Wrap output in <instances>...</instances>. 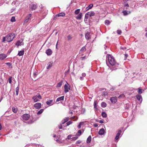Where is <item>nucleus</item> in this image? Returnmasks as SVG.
I'll use <instances>...</instances> for the list:
<instances>
[{
    "mask_svg": "<svg viewBox=\"0 0 147 147\" xmlns=\"http://www.w3.org/2000/svg\"><path fill=\"white\" fill-rule=\"evenodd\" d=\"M107 56V59L108 58L109 63L111 67L109 66L108 64L107 60H106L107 64L110 67L111 69L113 70L117 69L119 68V64L116 62L115 59L113 56L109 54H108Z\"/></svg>",
    "mask_w": 147,
    "mask_h": 147,
    "instance_id": "nucleus-1",
    "label": "nucleus"
},
{
    "mask_svg": "<svg viewBox=\"0 0 147 147\" xmlns=\"http://www.w3.org/2000/svg\"><path fill=\"white\" fill-rule=\"evenodd\" d=\"M15 34L13 33H10L8 34L6 36V41L7 42L11 41L15 37Z\"/></svg>",
    "mask_w": 147,
    "mask_h": 147,
    "instance_id": "nucleus-2",
    "label": "nucleus"
},
{
    "mask_svg": "<svg viewBox=\"0 0 147 147\" xmlns=\"http://www.w3.org/2000/svg\"><path fill=\"white\" fill-rule=\"evenodd\" d=\"M41 98V96L39 94H38L32 97V99L35 102L39 101Z\"/></svg>",
    "mask_w": 147,
    "mask_h": 147,
    "instance_id": "nucleus-3",
    "label": "nucleus"
},
{
    "mask_svg": "<svg viewBox=\"0 0 147 147\" xmlns=\"http://www.w3.org/2000/svg\"><path fill=\"white\" fill-rule=\"evenodd\" d=\"M66 84H65L64 86L65 89V93L67 92H68V90H71V86L66 81Z\"/></svg>",
    "mask_w": 147,
    "mask_h": 147,
    "instance_id": "nucleus-4",
    "label": "nucleus"
},
{
    "mask_svg": "<svg viewBox=\"0 0 147 147\" xmlns=\"http://www.w3.org/2000/svg\"><path fill=\"white\" fill-rule=\"evenodd\" d=\"M30 115L28 114H24L22 116V118L24 121L28 120L30 118Z\"/></svg>",
    "mask_w": 147,
    "mask_h": 147,
    "instance_id": "nucleus-5",
    "label": "nucleus"
},
{
    "mask_svg": "<svg viewBox=\"0 0 147 147\" xmlns=\"http://www.w3.org/2000/svg\"><path fill=\"white\" fill-rule=\"evenodd\" d=\"M32 14L31 13L28 14L26 17V20L24 21V24H26L29 20L30 19V18L31 17Z\"/></svg>",
    "mask_w": 147,
    "mask_h": 147,
    "instance_id": "nucleus-6",
    "label": "nucleus"
},
{
    "mask_svg": "<svg viewBox=\"0 0 147 147\" xmlns=\"http://www.w3.org/2000/svg\"><path fill=\"white\" fill-rule=\"evenodd\" d=\"M41 107V104L40 103H36L34 105V107L36 109H40Z\"/></svg>",
    "mask_w": 147,
    "mask_h": 147,
    "instance_id": "nucleus-7",
    "label": "nucleus"
},
{
    "mask_svg": "<svg viewBox=\"0 0 147 147\" xmlns=\"http://www.w3.org/2000/svg\"><path fill=\"white\" fill-rule=\"evenodd\" d=\"M111 102L112 103H115L117 101V98L115 96L112 97H111L110 99Z\"/></svg>",
    "mask_w": 147,
    "mask_h": 147,
    "instance_id": "nucleus-8",
    "label": "nucleus"
},
{
    "mask_svg": "<svg viewBox=\"0 0 147 147\" xmlns=\"http://www.w3.org/2000/svg\"><path fill=\"white\" fill-rule=\"evenodd\" d=\"M121 130H118L115 139L116 140H117L119 139V137L120 136L121 134Z\"/></svg>",
    "mask_w": 147,
    "mask_h": 147,
    "instance_id": "nucleus-9",
    "label": "nucleus"
},
{
    "mask_svg": "<svg viewBox=\"0 0 147 147\" xmlns=\"http://www.w3.org/2000/svg\"><path fill=\"white\" fill-rule=\"evenodd\" d=\"M36 7V5L34 4H31L30 7V9L32 10H35Z\"/></svg>",
    "mask_w": 147,
    "mask_h": 147,
    "instance_id": "nucleus-10",
    "label": "nucleus"
},
{
    "mask_svg": "<svg viewBox=\"0 0 147 147\" xmlns=\"http://www.w3.org/2000/svg\"><path fill=\"white\" fill-rule=\"evenodd\" d=\"M136 97L138 100L140 101V102H142V99L141 95L139 94L137 95H136Z\"/></svg>",
    "mask_w": 147,
    "mask_h": 147,
    "instance_id": "nucleus-11",
    "label": "nucleus"
},
{
    "mask_svg": "<svg viewBox=\"0 0 147 147\" xmlns=\"http://www.w3.org/2000/svg\"><path fill=\"white\" fill-rule=\"evenodd\" d=\"M7 57V55L4 54H0V59L3 60L5 58Z\"/></svg>",
    "mask_w": 147,
    "mask_h": 147,
    "instance_id": "nucleus-12",
    "label": "nucleus"
},
{
    "mask_svg": "<svg viewBox=\"0 0 147 147\" xmlns=\"http://www.w3.org/2000/svg\"><path fill=\"white\" fill-rule=\"evenodd\" d=\"M52 52L50 49H47L46 52V53L48 55H50L52 54Z\"/></svg>",
    "mask_w": 147,
    "mask_h": 147,
    "instance_id": "nucleus-13",
    "label": "nucleus"
},
{
    "mask_svg": "<svg viewBox=\"0 0 147 147\" xmlns=\"http://www.w3.org/2000/svg\"><path fill=\"white\" fill-rule=\"evenodd\" d=\"M105 131L103 128H102L99 130L98 134L100 135H102L104 134Z\"/></svg>",
    "mask_w": 147,
    "mask_h": 147,
    "instance_id": "nucleus-14",
    "label": "nucleus"
},
{
    "mask_svg": "<svg viewBox=\"0 0 147 147\" xmlns=\"http://www.w3.org/2000/svg\"><path fill=\"white\" fill-rule=\"evenodd\" d=\"M53 62L52 61L49 62L48 64V66L47 67V69H50L52 66Z\"/></svg>",
    "mask_w": 147,
    "mask_h": 147,
    "instance_id": "nucleus-15",
    "label": "nucleus"
},
{
    "mask_svg": "<svg viewBox=\"0 0 147 147\" xmlns=\"http://www.w3.org/2000/svg\"><path fill=\"white\" fill-rule=\"evenodd\" d=\"M86 50V49L85 46L83 47L80 50L79 53H81L85 52Z\"/></svg>",
    "mask_w": 147,
    "mask_h": 147,
    "instance_id": "nucleus-16",
    "label": "nucleus"
},
{
    "mask_svg": "<svg viewBox=\"0 0 147 147\" xmlns=\"http://www.w3.org/2000/svg\"><path fill=\"white\" fill-rule=\"evenodd\" d=\"M95 14V13L94 11H92L91 12H88L86 14V15H88L90 16H94Z\"/></svg>",
    "mask_w": 147,
    "mask_h": 147,
    "instance_id": "nucleus-17",
    "label": "nucleus"
},
{
    "mask_svg": "<svg viewBox=\"0 0 147 147\" xmlns=\"http://www.w3.org/2000/svg\"><path fill=\"white\" fill-rule=\"evenodd\" d=\"M24 45V43L22 41H20V40L18 41L16 44V45L17 46H21V45Z\"/></svg>",
    "mask_w": 147,
    "mask_h": 147,
    "instance_id": "nucleus-18",
    "label": "nucleus"
},
{
    "mask_svg": "<svg viewBox=\"0 0 147 147\" xmlns=\"http://www.w3.org/2000/svg\"><path fill=\"white\" fill-rule=\"evenodd\" d=\"M69 119V117H65L62 121V123L63 124H64L67 121H68Z\"/></svg>",
    "mask_w": 147,
    "mask_h": 147,
    "instance_id": "nucleus-19",
    "label": "nucleus"
},
{
    "mask_svg": "<svg viewBox=\"0 0 147 147\" xmlns=\"http://www.w3.org/2000/svg\"><path fill=\"white\" fill-rule=\"evenodd\" d=\"M64 96H62L57 98L56 100V102H58L61 100H63L64 98Z\"/></svg>",
    "mask_w": 147,
    "mask_h": 147,
    "instance_id": "nucleus-20",
    "label": "nucleus"
},
{
    "mask_svg": "<svg viewBox=\"0 0 147 147\" xmlns=\"http://www.w3.org/2000/svg\"><path fill=\"white\" fill-rule=\"evenodd\" d=\"M93 6V4H90L88 7H86V10L87 11L91 9L92 8Z\"/></svg>",
    "mask_w": 147,
    "mask_h": 147,
    "instance_id": "nucleus-21",
    "label": "nucleus"
},
{
    "mask_svg": "<svg viewBox=\"0 0 147 147\" xmlns=\"http://www.w3.org/2000/svg\"><path fill=\"white\" fill-rule=\"evenodd\" d=\"M24 53V51L22 50L20 51H19L18 53V55L19 56H21L23 55Z\"/></svg>",
    "mask_w": 147,
    "mask_h": 147,
    "instance_id": "nucleus-22",
    "label": "nucleus"
},
{
    "mask_svg": "<svg viewBox=\"0 0 147 147\" xmlns=\"http://www.w3.org/2000/svg\"><path fill=\"white\" fill-rule=\"evenodd\" d=\"M82 13H80L77 16L76 18L77 19H81L82 18Z\"/></svg>",
    "mask_w": 147,
    "mask_h": 147,
    "instance_id": "nucleus-23",
    "label": "nucleus"
},
{
    "mask_svg": "<svg viewBox=\"0 0 147 147\" xmlns=\"http://www.w3.org/2000/svg\"><path fill=\"white\" fill-rule=\"evenodd\" d=\"M63 81L62 80L61 81H60V82H59V83H58L57 84V88H60V87L63 84Z\"/></svg>",
    "mask_w": 147,
    "mask_h": 147,
    "instance_id": "nucleus-24",
    "label": "nucleus"
},
{
    "mask_svg": "<svg viewBox=\"0 0 147 147\" xmlns=\"http://www.w3.org/2000/svg\"><path fill=\"white\" fill-rule=\"evenodd\" d=\"M91 140V136H89L87 138L86 140V142L87 143H89L90 142Z\"/></svg>",
    "mask_w": 147,
    "mask_h": 147,
    "instance_id": "nucleus-25",
    "label": "nucleus"
},
{
    "mask_svg": "<svg viewBox=\"0 0 147 147\" xmlns=\"http://www.w3.org/2000/svg\"><path fill=\"white\" fill-rule=\"evenodd\" d=\"M65 15V14L63 12L57 14V16H58V17L60 16H63Z\"/></svg>",
    "mask_w": 147,
    "mask_h": 147,
    "instance_id": "nucleus-26",
    "label": "nucleus"
},
{
    "mask_svg": "<svg viewBox=\"0 0 147 147\" xmlns=\"http://www.w3.org/2000/svg\"><path fill=\"white\" fill-rule=\"evenodd\" d=\"M85 37L86 39H89L90 37V33H86L85 35Z\"/></svg>",
    "mask_w": 147,
    "mask_h": 147,
    "instance_id": "nucleus-27",
    "label": "nucleus"
},
{
    "mask_svg": "<svg viewBox=\"0 0 147 147\" xmlns=\"http://www.w3.org/2000/svg\"><path fill=\"white\" fill-rule=\"evenodd\" d=\"M101 106L103 108L107 106V104L104 102H103L101 103Z\"/></svg>",
    "mask_w": 147,
    "mask_h": 147,
    "instance_id": "nucleus-28",
    "label": "nucleus"
},
{
    "mask_svg": "<svg viewBox=\"0 0 147 147\" xmlns=\"http://www.w3.org/2000/svg\"><path fill=\"white\" fill-rule=\"evenodd\" d=\"M53 100H49L46 102V103L47 105H50L53 102Z\"/></svg>",
    "mask_w": 147,
    "mask_h": 147,
    "instance_id": "nucleus-29",
    "label": "nucleus"
},
{
    "mask_svg": "<svg viewBox=\"0 0 147 147\" xmlns=\"http://www.w3.org/2000/svg\"><path fill=\"white\" fill-rule=\"evenodd\" d=\"M102 115L103 117L105 118L107 117V115L106 113L104 112H102Z\"/></svg>",
    "mask_w": 147,
    "mask_h": 147,
    "instance_id": "nucleus-30",
    "label": "nucleus"
},
{
    "mask_svg": "<svg viewBox=\"0 0 147 147\" xmlns=\"http://www.w3.org/2000/svg\"><path fill=\"white\" fill-rule=\"evenodd\" d=\"M80 11V9H76V10H75V12H74L75 14L76 15H77L79 13Z\"/></svg>",
    "mask_w": 147,
    "mask_h": 147,
    "instance_id": "nucleus-31",
    "label": "nucleus"
},
{
    "mask_svg": "<svg viewBox=\"0 0 147 147\" xmlns=\"http://www.w3.org/2000/svg\"><path fill=\"white\" fill-rule=\"evenodd\" d=\"M144 91V90L140 88H139L138 90V92L139 94H141Z\"/></svg>",
    "mask_w": 147,
    "mask_h": 147,
    "instance_id": "nucleus-32",
    "label": "nucleus"
},
{
    "mask_svg": "<svg viewBox=\"0 0 147 147\" xmlns=\"http://www.w3.org/2000/svg\"><path fill=\"white\" fill-rule=\"evenodd\" d=\"M97 101L96 100H95L94 102V108L96 110L97 109Z\"/></svg>",
    "mask_w": 147,
    "mask_h": 147,
    "instance_id": "nucleus-33",
    "label": "nucleus"
},
{
    "mask_svg": "<svg viewBox=\"0 0 147 147\" xmlns=\"http://www.w3.org/2000/svg\"><path fill=\"white\" fill-rule=\"evenodd\" d=\"M44 111V109H41L37 113V114L38 115H40Z\"/></svg>",
    "mask_w": 147,
    "mask_h": 147,
    "instance_id": "nucleus-34",
    "label": "nucleus"
},
{
    "mask_svg": "<svg viewBox=\"0 0 147 147\" xmlns=\"http://www.w3.org/2000/svg\"><path fill=\"white\" fill-rule=\"evenodd\" d=\"M12 110L13 111L14 113H16L17 111V109L16 108L13 107L12 108Z\"/></svg>",
    "mask_w": 147,
    "mask_h": 147,
    "instance_id": "nucleus-35",
    "label": "nucleus"
},
{
    "mask_svg": "<svg viewBox=\"0 0 147 147\" xmlns=\"http://www.w3.org/2000/svg\"><path fill=\"white\" fill-rule=\"evenodd\" d=\"M105 24L106 25H109L110 24V22L108 20H106L105 21Z\"/></svg>",
    "mask_w": 147,
    "mask_h": 147,
    "instance_id": "nucleus-36",
    "label": "nucleus"
},
{
    "mask_svg": "<svg viewBox=\"0 0 147 147\" xmlns=\"http://www.w3.org/2000/svg\"><path fill=\"white\" fill-rule=\"evenodd\" d=\"M67 37L68 40H71L72 38V36L70 35H68Z\"/></svg>",
    "mask_w": 147,
    "mask_h": 147,
    "instance_id": "nucleus-37",
    "label": "nucleus"
},
{
    "mask_svg": "<svg viewBox=\"0 0 147 147\" xmlns=\"http://www.w3.org/2000/svg\"><path fill=\"white\" fill-rule=\"evenodd\" d=\"M18 90H19V87L18 86L16 88V95H18Z\"/></svg>",
    "mask_w": 147,
    "mask_h": 147,
    "instance_id": "nucleus-38",
    "label": "nucleus"
},
{
    "mask_svg": "<svg viewBox=\"0 0 147 147\" xmlns=\"http://www.w3.org/2000/svg\"><path fill=\"white\" fill-rule=\"evenodd\" d=\"M125 96L124 94H122L120 95L119 97L118 98H123L125 97Z\"/></svg>",
    "mask_w": 147,
    "mask_h": 147,
    "instance_id": "nucleus-39",
    "label": "nucleus"
},
{
    "mask_svg": "<svg viewBox=\"0 0 147 147\" xmlns=\"http://www.w3.org/2000/svg\"><path fill=\"white\" fill-rule=\"evenodd\" d=\"M123 14L124 16H126L128 14V13H127V11L126 10L124 11H123Z\"/></svg>",
    "mask_w": 147,
    "mask_h": 147,
    "instance_id": "nucleus-40",
    "label": "nucleus"
},
{
    "mask_svg": "<svg viewBox=\"0 0 147 147\" xmlns=\"http://www.w3.org/2000/svg\"><path fill=\"white\" fill-rule=\"evenodd\" d=\"M11 22H14L16 21L15 17L14 16L12 17L11 19Z\"/></svg>",
    "mask_w": 147,
    "mask_h": 147,
    "instance_id": "nucleus-41",
    "label": "nucleus"
},
{
    "mask_svg": "<svg viewBox=\"0 0 147 147\" xmlns=\"http://www.w3.org/2000/svg\"><path fill=\"white\" fill-rule=\"evenodd\" d=\"M72 122L71 121H69L67 123H66L67 125L68 126L69 125H70V124H72Z\"/></svg>",
    "mask_w": 147,
    "mask_h": 147,
    "instance_id": "nucleus-42",
    "label": "nucleus"
},
{
    "mask_svg": "<svg viewBox=\"0 0 147 147\" xmlns=\"http://www.w3.org/2000/svg\"><path fill=\"white\" fill-rule=\"evenodd\" d=\"M12 78L11 77H10L9 78V82L10 84H11L12 82Z\"/></svg>",
    "mask_w": 147,
    "mask_h": 147,
    "instance_id": "nucleus-43",
    "label": "nucleus"
},
{
    "mask_svg": "<svg viewBox=\"0 0 147 147\" xmlns=\"http://www.w3.org/2000/svg\"><path fill=\"white\" fill-rule=\"evenodd\" d=\"M117 32L118 34H121V31L120 30H118L117 31Z\"/></svg>",
    "mask_w": 147,
    "mask_h": 147,
    "instance_id": "nucleus-44",
    "label": "nucleus"
},
{
    "mask_svg": "<svg viewBox=\"0 0 147 147\" xmlns=\"http://www.w3.org/2000/svg\"><path fill=\"white\" fill-rule=\"evenodd\" d=\"M6 36L5 37H3V38L2 42H4L5 41H6Z\"/></svg>",
    "mask_w": 147,
    "mask_h": 147,
    "instance_id": "nucleus-45",
    "label": "nucleus"
},
{
    "mask_svg": "<svg viewBox=\"0 0 147 147\" xmlns=\"http://www.w3.org/2000/svg\"><path fill=\"white\" fill-rule=\"evenodd\" d=\"M78 138V137H74L71 138L72 140H76Z\"/></svg>",
    "mask_w": 147,
    "mask_h": 147,
    "instance_id": "nucleus-46",
    "label": "nucleus"
},
{
    "mask_svg": "<svg viewBox=\"0 0 147 147\" xmlns=\"http://www.w3.org/2000/svg\"><path fill=\"white\" fill-rule=\"evenodd\" d=\"M81 142V141L80 140H78L76 142V143L77 144H79Z\"/></svg>",
    "mask_w": 147,
    "mask_h": 147,
    "instance_id": "nucleus-47",
    "label": "nucleus"
},
{
    "mask_svg": "<svg viewBox=\"0 0 147 147\" xmlns=\"http://www.w3.org/2000/svg\"><path fill=\"white\" fill-rule=\"evenodd\" d=\"M103 94L105 96H106L107 95V92H103Z\"/></svg>",
    "mask_w": 147,
    "mask_h": 147,
    "instance_id": "nucleus-48",
    "label": "nucleus"
},
{
    "mask_svg": "<svg viewBox=\"0 0 147 147\" xmlns=\"http://www.w3.org/2000/svg\"><path fill=\"white\" fill-rule=\"evenodd\" d=\"M82 76L83 77H84L86 76V74L85 73H83L82 74Z\"/></svg>",
    "mask_w": 147,
    "mask_h": 147,
    "instance_id": "nucleus-49",
    "label": "nucleus"
},
{
    "mask_svg": "<svg viewBox=\"0 0 147 147\" xmlns=\"http://www.w3.org/2000/svg\"><path fill=\"white\" fill-rule=\"evenodd\" d=\"M59 129H62V125L61 124L59 126Z\"/></svg>",
    "mask_w": 147,
    "mask_h": 147,
    "instance_id": "nucleus-50",
    "label": "nucleus"
},
{
    "mask_svg": "<svg viewBox=\"0 0 147 147\" xmlns=\"http://www.w3.org/2000/svg\"><path fill=\"white\" fill-rule=\"evenodd\" d=\"M72 138H71V136L70 135H69V136H67V138L68 139H71Z\"/></svg>",
    "mask_w": 147,
    "mask_h": 147,
    "instance_id": "nucleus-51",
    "label": "nucleus"
},
{
    "mask_svg": "<svg viewBox=\"0 0 147 147\" xmlns=\"http://www.w3.org/2000/svg\"><path fill=\"white\" fill-rule=\"evenodd\" d=\"M98 126V124L97 123H95L94 124V126L95 127H97Z\"/></svg>",
    "mask_w": 147,
    "mask_h": 147,
    "instance_id": "nucleus-52",
    "label": "nucleus"
},
{
    "mask_svg": "<svg viewBox=\"0 0 147 147\" xmlns=\"http://www.w3.org/2000/svg\"><path fill=\"white\" fill-rule=\"evenodd\" d=\"M58 17V16H57V15H56L55 16H54L53 18V19L54 20H55L57 18V17Z\"/></svg>",
    "mask_w": 147,
    "mask_h": 147,
    "instance_id": "nucleus-53",
    "label": "nucleus"
},
{
    "mask_svg": "<svg viewBox=\"0 0 147 147\" xmlns=\"http://www.w3.org/2000/svg\"><path fill=\"white\" fill-rule=\"evenodd\" d=\"M78 133L80 134L79 135H80L81 134V130H79L78 131Z\"/></svg>",
    "mask_w": 147,
    "mask_h": 147,
    "instance_id": "nucleus-54",
    "label": "nucleus"
},
{
    "mask_svg": "<svg viewBox=\"0 0 147 147\" xmlns=\"http://www.w3.org/2000/svg\"><path fill=\"white\" fill-rule=\"evenodd\" d=\"M127 56H128V55L127 54H126L125 55V59H126L127 58Z\"/></svg>",
    "mask_w": 147,
    "mask_h": 147,
    "instance_id": "nucleus-55",
    "label": "nucleus"
},
{
    "mask_svg": "<svg viewBox=\"0 0 147 147\" xmlns=\"http://www.w3.org/2000/svg\"><path fill=\"white\" fill-rule=\"evenodd\" d=\"M99 122L100 123H104V121L102 120H100L99 121Z\"/></svg>",
    "mask_w": 147,
    "mask_h": 147,
    "instance_id": "nucleus-56",
    "label": "nucleus"
},
{
    "mask_svg": "<svg viewBox=\"0 0 147 147\" xmlns=\"http://www.w3.org/2000/svg\"><path fill=\"white\" fill-rule=\"evenodd\" d=\"M33 75L34 77H36L37 75V74H36V73H34Z\"/></svg>",
    "mask_w": 147,
    "mask_h": 147,
    "instance_id": "nucleus-57",
    "label": "nucleus"
},
{
    "mask_svg": "<svg viewBox=\"0 0 147 147\" xmlns=\"http://www.w3.org/2000/svg\"><path fill=\"white\" fill-rule=\"evenodd\" d=\"M86 58V57L85 56H84V57H81V59L82 60H84V59H85Z\"/></svg>",
    "mask_w": 147,
    "mask_h": 147,
    "instance_id": "nucleus-58",
    "label": "nucleus"
},
{
    "mask_svg": "<svg viewBox=\"0 0 147 147\" xmlns=\"http://www.w3.org/2000/svg\"><path fill=\"white\" fill-rule=\"evenodd\" d=\"M79 124H80L81 125H83L84 124V122H80Z\"/></svg>",
    "mask_w": 147,
    "mask_h": 147,
    "instance_id": "nucleus-59",
    "label": "nucleus"
},
{
    "mask_svg": "<svg viewBox=\"0 0 147 147\" xmlns=\"http://www.w3.org/2000/svg\"><path fill=\"white\" fill-rule=\"evenodd\" d=\"M78 129H80L81 127V125L80 124H79L78 126Z\"/></svg>",
    "mask_w": 147,
    "mask_h": 147,
    "instance_id": "nucleus-60",
    "label": "nucleus"
},
{
    "mask_svg": "<svg viewBox=\"0 0 147 147\" xmlns=\"http://www.w3.org/2000/svg\"><path fill=\"white\" fill-rule=\"evenodd\" d=\"M115 89V87H113L111 88V90L112 91L114 90Z\"/></svg>",
    "mask_w": 147,
    "mask_h": 147,
    "instance_id": "nucleus-61",
    "label": "nucleus"
},
{
    "mask_svg": "<svg viewBox=\"0 0 147 147\" xmlns=\"http://www.w3.org/2000/svg\"><path fill=\"white\" fill-rule=\"evenodd\" d=\"M56 141H57L58 143H60L61 141L60 140H59L58 139H57V140H56Z\"/></svg>",
    "mask_w": 147,
    "mask_h": 147,
    "instance_id": "nucleus-62",
    "label": "nucleus"
},
{
    "mask_svg": "<svg viewBox=\"0 0 147 147\" xmlns=\"http://www.w3.org/2000/svg\"><path fill=\"white\" fill-rule=\"evenodd\" d=\"M80 80H83L84 79L83 77H80Z\"/></svg>",
    "mask_w": 147,
    "mask_h": 147,
    "instance_id": "nucleus-63",
    "label": "nucleus"
},
{
    "mask_svg": "<svg viewBox=\"0 0 147 147\" xmlns=\"http://www.w3.org/2000/svg\"><path fill=\"white\" fill-rule=\"evenodd\" d=\"M125 6L127 7H129V5L128 4H126L125 5Z\"/></svg>",
    "mask_w": 147,
    "mask_h": 147,
    "instance_id": "nucleus-64",
    "label": "nucleus"
}]
</instances>
